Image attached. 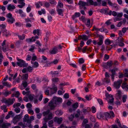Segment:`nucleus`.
<instances>
[{
    "label": "nucleus",
    "instance_id": "nucleus-1",
    "mask_svg": "<svg viewBox=\"0 0 128 128\" xmlns=\"http://www.w3.org/2000/svg\"><path fill=\"white\" fill-rule=\"evenodd\" d=\"M86 1L87 2L82 1H80L78 3V4L80 6V7L88 6V3L94 6H97L98 5V4L96 2H94L92 0H86Z\"/></svg>",
    "mask_w": 128,
    "mask_h": 128
},
{
    "label": "nucleus",
    "instance_id": "nucleus-2",
    "mask_svg": "<svg viewBox=\"0 0 128 128\" xmlns=\"http://www.w3.org/2000/svg\"><path fill=\"white\" fill-rule=\"evenodd\" d=\"M16 59L18 61L16 64L18 66L20 67H26L28 66V64L26 63L23 60L20 59L18 57H17Z\"/></svg>",
    "mask_w": 128,
    "mask_h": 128
},
{
    "label": "nucleus",
    "instance_id": "nucleus-3",
    "mask_svg": "<svg viewBox=\"0 0 128 128\" xmlns=\"http://www.w3.org/2000/svg\"><path fill=\"white\" fill-rule=\"evenodd\" d=\"M55 104H57L58 103L62 102V98H60L57 97L56 96L54 97L52 99Z\"/></svg>",
    "mask_w": 128,
    "mask_h": 128
},
{
    "label": "nucleus",
    "instance_id": "nucleus-4",
    "mask_svg": "<svg viewBox=\"0 0 128 128\" xmlns=\"http://www.w3.org/2000/svg\"><path fill=\"white\" fill-rule=\"evenodd\" d=\"M124 75L122 73H119L118 77L120 78H123L124 76L125 77H128V69H125L124 70Z\"/></svg>",
    "mask_w": 128,
    "mask_h": 128
},
{
    "label": "nucleus",
    "instance_id": "nucleus-5",
    "mask_svg": "<svg viewBox=\"0 0 128 128\" xmlns=\"http://www.w3.org/2000/svg\"><path fill=\"white\" fill-rule=\"evenodd\" d=\"M24 0H18V3L20 4L18 5V6L20 8H22L25 6V3Z\"/></svg>",
    "mask_w": 128,
    "mask_h": 128
},
{
    "label": "nucleus",
    "instance_id": "nucleus-6",
    "mask_svg": "<svg viewBox=\"0 0 128 128\" xmlns=\"http://www.w3.org/2000/svg\"><path fill=\"white\" fill-rule=\"evenodd\" d=\"M123 15L122 12L118 13L117 14V17L115 18L114 20V22H116L117 21H119L121 20L120 18Z\"/></svg>",
    "mask_w": 128,
    "mask_h": 128
},
{
    "label": "nucleus",
    "instance_id": "nucleus-7",
    "mask_svg": "<svg viewBox=\"0 0 128 128\" xmlns=\"http://www.w3.org/2000/svg\"><path fill=\"white\" fill-rule=\"evenodd\" d=\"M122 82V80H119L115 82L114 83V86L117 89L118 88Z\"/></svg>",
    "mask_w": 128,
    "mask_h": 128
},
{
    "label": "nucleus",
    "instance_id": "nucleus-8",
    "mask_svg": "<svg viewBox=\"0 0 128 128\" xmlns=\"http://www.w3.org/2000/svg\"><path fill=\"white\" fill-rule=\"evenodd\" d=\"M54 104V102H53L52 100L49 102L48 105L51 110H53L55 108L56 106V105H55Z\"/></svg>",
    "mask_w": 128,
    "mask_h": 128
},
{
    "label": "nucleus",
    "instance_id": "nucleus-9",
    "mask_svg": "<svg viewBox=\"0 0 128 128\" xmlns=\"http://www.w3.org/2000/svg\"><path fill=\"white\" fill-rule=\"evenodd\" d=\"M15 100V99L14 98L12 99H9L8 100H6L5 102L8 105H11L12 104Z\"/></svg>",
    "mask_w": 128,
    "mask_h": 128
},
{
    "label": "nucleus",
    "instance_id": "nucleus-10",
    "mask_svg": "<svg viewBox=\"0 0 128 128\" xmlns=\"http://www.w3.org/2000/svg\"><path fill=\"white\" fill-rule=\"evenodd\" d=\"M103 36H100L98 39L99 41L97 42V44L98 46L101 45L103 43Z\"/></svg>",
    "mask_w": 128,
    "mask_h": 128
},
{
    "label": "nucleus",
    "instance_id": "nucleus-11",
    "mask_svg": "<svg viewBox=\"0 0 128 128\" xmlns=\"http://www.w3.org/2000/svg\"><path fill=\"white\" fill-rule=\"evenodd\" d=\"M58 90L56 87H53L50 89V93L51 94H53L56 93Z\"/></svg>",
    "mask_w": 128,
    "mask_h": 128
},
{
    "label": "nucleus",
    "instance_id": "nucleus-12",
    "mask_svg": "<svg viewBox=\"0 0 128 128\" xmlns=\"http://www.w3.org/2000/svg\"><path fill=\"white\" fill-rule=\"evenodd\" d=\"M58 50L56 47H54L50 51V52L51 54H56L58 52Z\"/></svg>",
    "mask_w": 128,
    "mask_h": 128
},
{
    "label": "nucleus",
    "instance_id": "nucleus-13",
    "mask_svg": "<svg viewBox=\"0 0 128 128\" xmlns=\"http://www.w3.org/2000/svg\"><path fill=\"white\" fill-rule=\"evenodd\" d=\"M29 116L28 114H26L24 116V118L23 122H26L28 123H29L30 122V120L29 119Z\"/></svg>",
    "mask_w": 128,
    "mask_h": 128
},
{
    "label": "nucleus",
    "instance_id": "nucleus-14",
    "mask_svg": "<svg viewBox=\"0 0 128 128\" xmlns=\"http://www.w3.org/2000/svg\"><path fill=\"white\" fill-rule=\"evenodd\" d=\"M16 8V7L14 5L10 4L8 5L7 9L8 10L12 11Z\"/></svg>",
    "mask_w": 128,
    "mask_h": 128
},
{
    "label": "nucleus",
    "instance_id": "nucleus-15",
    "mask_svg": "<svg viewBox=\"0 0 128 128\" xmlns=\"http://www.w3.org/2000/svg\"><path fill=\"white\" fill-rule=\"evenodd\" d=\"M55 120H54V121H56L57 123L58 124H61L63 120L62 118H55Z\"/></svg>",
    "mask_w": 128,
    "mask_h": 128
},
{
    "label": "nucleus",
    "instance_id": "nucleus-16",
    "mask_svg": "<svg viewBox=\"0 0 128 128\" xmlns=\"http://www.w3.org/2000/svg\"><path fill=\"white\" fill-rule=\"evenodd\" d=\"M26 41L28 42H35V39H34V37H32L31 38L27 39L26 40Z\"/></svg>",
    "mask_w": 128,
    "mask_h": 128
},
{
    "label": "nucleus",
    "instance_id": "nucleus-17",
    "mask_svg": "<svg viewBox=\"0 0 128 128\" xmlns=\"http://www.w3.org/2000/svg\"><path fill=\"white\" fill-rule=\"evenodd\" d=\"M2 84L4 86H6V87L8 88H10L11 86V84H10L8 82H4L3 81L2 82Z\"/></svg>",
    "mask_w": 128,
    "mask_h": 128
},
{
    "label": "nucleus",
    "instance_id": "nucleus-18",
    "mask_svg": "<svg viewBox=\"0 0 128 128\" xmlns=\"http://www.w3.org/2000/svg\"><path fill=\"white\" fill-rule=\"evenodd\" d=\"M37 57L34 53H33L32 55V58L31 61V64H33V61H34L36 60Z\"/></svg>",
    "mask_w": 128,
    "mask_h": 128
},
{
    "label": "nucleus",
    "instance_id": "nucleus-19",
    "mask_svg": "<svg viewBox=\"0 0 128 128\" xmlns=\"http://www.w3.org/2000/svg\"><path fill=\"white\" fill-rule=\"evenodd\" d=\"M7 21L9 23L12 24L14 22H15V19L12 17L8 19Z\"/></svg>",
    "mask_w": 128,
    "mask_h": 128
},
{
    "label": "nucleus",
    "instance_id": "nucleus-20",
    "mask_svg": "<svg viewBox=\"0 0 128 128\" xmlns=\"http://www.w3.org/2000/svg\"><path fill=\"white\" fill-rule=\"evenodd\" d=\"M35 4L37 8H40L41 6L42 5V2H38L36 3Z\"/></svg>",
    "mask_w": 128,
    "mask_h": 128
},
{
    "label": "nucleus",
    "instance_id": "nucleus-21",
    "mask_svg": "<svg viewBox=\"0 0 128 128\" xmlns=\"http://www.w3.org/2000/svg\"><path fill=\"white\" fill-rule=\"evenodd\" d=\"M80 14L79 12H76L72 16V18L74 20L76 18L80 16Z\"/></svg>",
    "mask_w": 128,
    "mask_h": 128
},
{
    "label": "nucleus",
    "instance_id": "nucleus-22",
    "mask_svg": "<svg viewBox=\"0 0 128 128\" xmlns=\"http://www.w3.org/2000/svg\"><path fill=\"white\" fill-rule=\"evenodd\" d=\"M58 7L59 8H62L64 5L63 3L60 0H59L58 4Z\"/></svg>",
    "mask_w": 128,
    "mask_h": 128
},
{
    "label": "nucleus",
    "instance_id": "nucleus-23",
    "mask_svg": "<svg viewBox=\"0 0 128 128\" xmlns=\"http://www.w3.org/2000/svg\"><path fill=\"white\" fill-rule=\"evenodd\" d=\"M90 110V108L89 107H87L86 109L83 108L82 109V111L83 113H85L86 112H89Z\"/></svg>",
    "mask_w": 128,
    "mask_h": 128
},
{
    "label": "nucleus",
    "instance_id": "nucleus-24",
    "mask_svg": "<svg viewBox=\"0 0 128 128\" xmlns=\"http://www.w3.org/2000/svg\"><path fill=\"white\" fill-rule=\"evenodd\" d=\"M81 38H79L78 39L80 40L81 39L84 40H87L88 38L87 37V36L86 35H82L81 37Z\"/></svg>",
    "mask_w": 128,
    "mask_h": 128
},
{
    "label": "nucleus",
    "instance_id": "nucleus-25",
    "mask_svg": "<svg viewBox=\"0 0 128 128\" xmlns=\"http://www.w3.org/2000/svg\"><path fill=\"white\" fill-rule=\"evenodd\" d=\"M40 30L38 29H35L33 31V34H34L35 35L37 34L38 36L40 34Z\"/></svg>",
    "mask_w": 128,
    "mask_h": 128
},
{
    "label": "nucleus",
    "instance_id": "nucleus-26",
    "mask_svg": "<svg viewBox=\"0 0 128 128\" xmlns=\"http://www.w3.org/2000/svg\"><path fill=\"white\" fill-rule=\"evenodd\" d=\"M32 67L33 68H37L39 64L38 62H35L34 63L33 62Z\"/></svg>",
    "mask_w": 128,
    "mask_h": 128
},
{
    "label": "nucleus",
    "instance_id": "nucleus-27",
    "mask_svg": "<svg viewBox=\"0 0 128 128\" xmlns=\"http://www.w3.org/2000/svg\"><path fill=\"white\" fill-rule=\"evenodd\" d=\"M104 115L106 118H110L111 116H110V114L108 112H106L104 113Z\"/></svg>",
    "mask_w": 128,
    "mask_h": 128
},
{
    "label": "nucleus",
    "instance_id": "nucleus-28",
    "mask_svg": "<svg viewBox=\"0 0 128 128\" xmlns=\"http://www.w3.org/2000/svg\"><path fill=\"white\" fill-rule=\"evenodd\" d=\"M107 10V8L105 9L102 8L100 10V12L104 14H108Z\"/></svg>",
    "mask_w": 128,
    "mask_h": 128
},
{
    "label": "nucleus",
    "instance_id": "nucleus-29",
    "mask_svg": "<svg viewBox=\"0 0 128 128\" xmlns=\"http://www.w3.org/2000/svg\"><path fill=\"white\" fill-rule=\"evenodd\" d=\"M105 43L106 45H110L111 44V41L108 39H106L105 41Z\"/></svg>",
    "mask_w": 128,
    "mask_h": 128
},
{
    "label": "nucleus",
    "instance_id": "nucleus-30",
    "mask_svg": "<svg viewBox=\"0 0 128 128\" xmlns=\"http://www.w3.org/2000/svg\"><path fill=\"white\" fill-rule=\"evenodd\" d=\"M8 46H4L2 48L3 51L4 52H6L8 50Z\"/></svg>",
    "mask_w": 128,
    "mask_h": 128
},
{
    "label": "nucleus",
    "instance_id": "nucleus-31",
    "mask_svg": "<svg viewBox=\"0 0 128 128\" xmlns=\"http://www.w3.org/2000/svg\"><path fill=\"white\" fill-rule=\"evenodd\" d=\"M57 11L59 15H62L63 10L62 9H58L57 10Z\"/></svg>",
    "mask_w": 128,
    "mask_h": 128
},
{
    "label": "nucleus",
    "instance_id": "nucleus-32",
    "mask_svg": "<svg viewBox=\"0 0 128 128\" xmlns=\"http://www.w3.org/2000/svg\"><path fill=\"white\" fill-rule=\"evenodd\" d=\"M74 118V116L73 114H71L70 116L68 117V118L69 120L70 121H72Z\"/></svg>",
    "mask_w": 128,
    "mask_h": 128
},
{
    "label": "nucleus",
    "instance_id": "nucleus-33",
    "mask_svg": "<svg viewBox=\"0 0 128 128\" xmlns=\"http://www.w3.org/2000/svg\"><path fill=\"white\" fill-rule=\"evenodd\" d=\"M28 84L27 82L25 81H23L22 84L24 88H26Z\"/></svg>",
    "mask_w": 128,
    "mask_h": 128
},
{
    "label": "nucleus",
    "instance_id": "nucleus-34",
    "mask_svg": "<svg viewBox=\"0 0 128 128\" xmlns=\"http://www.w3.org/2000/svg\"><path fill=\"white\" fill-rule=\"evenodd\" d=\"M53 122L52 120H51L48 122V126L49 127H52L53 126L52 124H53Z\"/></svg>",
    "mask_w": 128,
    "mask_h": 128
},
{
    "label": "nucleus",
    "instance_id": "nucleus-35",
    "mask_svg": "<svg viewBox=\"0 0 128 128\" xmlns=\"http://www.w3.org/2000/svg\"><path fill=\"white\" fill-rule=\"evenodd\" d=\"M10 35V34L8 31H6L4 32L3 35L7 37Z\"/></svg>",
    "mask_w": 128,
    "mask_h": 128
},
{
    "label": "nucleus",
    "instance_id": "nucleus-36",
    "mask_svg": "<svg viewBox=\"0 0 128 128\" xmlns=\"http://www.w3.org/2000/svg\"><path fill=\"white\" fill-rule=\"evenodd\" d=\"M127 96L126 95H124L122 97V100L123 102H125L126 101V99L127 98Z\"/></svg>",
    "mask_w": 128,
    "mask_h": 128
},
{
    "label": "nucleus",
    "instance_id": "nucleus-37",
    "mask_svg": "<svg viewBox=\"0 0 128 128\" xmlns=\"http://www.w3.org/2000/svg\"><path fill=\"white\" fill-rule=\"evenodd\" d=\"M109 56L106 54H105L104 58V61H106L109 59Z\"/></svg>",
    "mask_w": 128,
    "mask_h": 128
},
{
    "label": "nucleus",
    "instance_id": "nucleus-38",
    "mask_svg": "<svg viewBox=\"0 0 128 128\" xmlns=\"http://www.w3.org/2000/svg\"><path fill=\"white\" fill-rule=\"evenodd\" d=\"M56 113L57 115L60 116L62 115V112L60 110H57L56 112Z\"/></svg>",
    "mask_w": 128,
    "mask_h": 128
},
{
    "label": "nucleus",
    "instance_id": "nucleus-39",
    "mask_svg": "<svg viewBox=\"0 0 128 128\" xmlns=\"http://www.w3.org/2000/svg\"><path fill=\"white\" fill-rule=\"evenodd\" d=\"M87 26L88 27H90V20H87L86 24Z\"/></svg>",
    "mask_w": 128,
    "mask_h": 128
},
{
    "label": "nucleus",
    "instance_id": "nucleus-40",
    "mask_svg": "<svg viewBox=\"0 0 128 128\" xmlns=\"http://www.w3.org/2000/svg\"><path fill=\"white\" fill-rule=\"evenodd\" d=\"M97 100L100 105H103V102L102 99L100 98H98L97 99Z\"/></svg>",
    "mask_w": 128,
    "mask_h": 128
},
{
    "label": "nucleus",
    "instance_id": "nucleus-41",
    "mask_svg": "<svg viewBox=\"0 0 128 128\" xmlns=\"http://www.w3.org/2000/svg\"><path fill=\"white\" fill-rule=\"evenodd\" d=\"M31 58L32 56H30L29 54H28L27 56L26 60L27 61H30L31 60Z\"/></svg>",
    "mask_w": 128,
    "mask_h": 128
},
{
    "label": "nucleus",
    "instance_id": "nucleus-42",
    "mask_svg": "<svg viewBox=\"0 0 128 128\" xmlns=\"http://www.w3.org/2000/svg\"><path fill=\"white\" fill-rule=\"evenodd\" d=\"M78 106V104L77 102H76L72 105V107L75 109L77 108Z\"/></svg>",
    "mask_w": 128,
    "mask_h": 128
},
{
    "label": "nucleus",
    "instance_id": "nucleus-43",
    "mask_svg": "<svg viewBox=\"0 0 128 128\" xmlns=\"http://www.w3.org/2000/svg\"><path fill=\"white\" fill-rule=\"evenodd\" d=\"M18 37L20 40H23L25 38V35L24 34H23L22 36L18 35Z\"/></svg>",
    "mask_w": 128,
    "mask_h": 128
},
{
    "label": "nucleus",
    "instance_id": "nucleus-44",
    "mask_svg": "<svg viewBox=\"0 0 128 128\" xmlns=\"http://www.w3.org/2000/svg\"><path fill=\"white\" fill-rule=\"evenodd\" d=\"M84 62V60L83 58H80L78 60V62L80 64H81L83 63Z\"/></svg>",
    "mask_w": 128,
    "mask_h": 128
},
{
    "label": "nucleus",
    "instance_id": "nucleus-45",
    "mask_svg": "<svg viewBox=\"0 0 128 128\" xmlns=\"http://www.w3.org/2000/svg\"><path fill=\"white\" fill-rule=\"evenodd\" d=\"M49 2L51 4L56 5V2L55 0H49Z\"/></svg>",
    "mask_w": 128,
    "mask_h": 128
},
{
    "label": "nucleus",
    "instance_id": "nucleus-46",
    "mask_svg": "<svg viewBox=\"0 0 128 128\" xmlns=\"http://www.w3.org/2000/svg\"><path fill=\"white\" fill-rule=\"evenodd\" d=\"M127 80H125V81L124 82L122 83V88H125V87L126 86V81Z\"/></svg>",
    "mask_w": 128,
    "mask_h": 128
},
{
    "label": "nucleus",
    "instance_id": "nucleus-47",
    "mask_svg": "<svg viewBox=\"0 0 128 128\" xmlns=\"http://www.w3.org/2000/svg\"><path fill=\"white\" fill-rule=\"evenodd\" d=\"M110 116H111V118H114L115 116L114 114L113 111H110Z\"/></svg>",
    "mask_w": 128,
    "mask_h": 128
},
{
    "label": "nucleus",
    "instance_id": "nucleus-48",
    "mask_svg": "<svg viewBox=\"0 0 128 128\" xmlns=\"http://www.w3.org/2000/svg\"><path fill=\"white\" fill-rule=\"evenodd\" d=\"M50 111L49 110H48L46 112H44L43 113L44 116H45L46 115L50 113Z\"/></svg>",
    "mask_w": 128,
    "mask_h": 128
},
{
    "label": "nucleus",
    "instance_id": "nucleus-49",
    "mask_svg": "<svg viewBox=\"0 0 128 128\" xmlns=\"http://www.w3.org/2000/svg\"><path fill=\"white\" fill-rule=\"evenodd\" d=\"M107 65L109 67H111L112 65V61H110L107 62Z\"/></svg>",
    "mask_w": 128,
    "mask_h": 128
},
{
    "label": "nucleus",
    "instance_id": "nucleus-50",
    "mask_svg": "<svg viewBox=\"0 0 128 128\" xmlns=\"http://www.w3.org/2000/svg\"><path fill=\"white\" fill-rule=\"evenodd\" d=\"M6 17L8 18H9L12 17V15L10 13H9L6 16Z\"/></svg>",
    "mask_w": 128,
    "mask_h": 128
},
{
    "label": "nucleus",
    "instance_id": "nucleus-51",
    "mask_svg": "<svg viewBox=\"0 0 128 128\" xmlns=\"http://www.w3.org/2000/svg\"><path fill=\"white\" fill-rule=\"evenodd\" d=\"M15 111L16 113H18L20 112V109L19 108H17L15 109Z\"/></svg>",
    "mask_w": 128,
    "mask_h": 128
},
{
    "label": "nucleus",
    "instance_id": "nucleus-52",
    "mask_svg": "<svg viewBox=\"0 0 128 128\" xmlns=\"http://www.w3.org/2000/svg\"><path fill=\"white\" fill-rule=\"evenodd\" d=\"M31 8L30 6L29 5L28 7L27 8L26 10L27 12H29L31 11Z\"/></svg>",
    "mask_w": 128,
    "mask_h": 128
},
{
    "label": "nucleus",
    "instance_id": "nucleus-53",
    "mask_svg": "<svg viewBox=\"0 0 128 128\" xmlns=\"http://www.w3.org/2000/svg\"><path fill=\"white\" fill-rule=\"evenodd\" d=\"M105 95L108 98H110L113 97L112 95L111 94H109L108 93L106 94Z\"/></svg>",
    "mask_w": 128,
    "mask_h": 128
},
{
    "label": "nucleus",
    "instance_id": "nucleus-54",
    "mask_svg": "<svg viewBox=\"0 0 128 128\" xmlns=\"http://www.w3.org/2000/svg\"><path fill=\"white\" fill-rule=\"evenodd\" d=\"M109 71H111L112 73V74L115 75L116 74V71H115V70L114 69H113L111 70H109Z\"/></svg>",
    "mask_w": 128,
    "mask_h": 128
},
{
    "label": "nucleus",
    "instance_id": "nucleus-55",
    "mask_svg": "<svg viewBox=\"0 0 128 128\" xmlns=\"http://www.w3.org/2000/svg\"><path fill=\"white\" fill-rule=\"evenodd\" d=\"M92 112L93 113H94L96 111V108L94 106H92Z\"/></svg>",
    "mask_w": 128,
    "mask_h": 128
},
{
    "label": "nucleus",
    "instance_id": "nucleus-56",
    "mask_svg": "<svg viewBox=\"0 0 128 128\" xmlns=\"http://www.w3.org/2000/svg\"><path fill=\"white\" fill-rule=\"evenodd\" d=\"M64 97L66 99L68 98L69 97V95L68 93H66L64 95Z\"/></svg>",
    "mask_w": 128,
    "mask_h": 128
},
{
    "label": "nucleus",
    "instance_id": "nucleus-57",
    "mask_svg": "<svg viewBox=\"0 0 128 128\" xmlns=\"http://www.w3.org/2000/svg\"><path fill=\"white\" fill-rule=\"evenodd\" d=\"M35 47L34 46H32L31 48H30L29 50L30 51L32 52L35 49Z\"/></svg>",
    "mask_w": 128,
    "mask_h": 128
},
{
    "label": "nucleus",
    "instance_id": "nucleus-58",
    "mask_svg": "<svg viewBox=\"0 0 128 128\" xmlns=\"http://www.w3.org/2000/svg\"><path fill=\"white\" fill-rule=\"evenodd\" d=\"M26 106L28 108H30L32 107V105L30 103H28L26 104Z\"/></svg>",
    "mask_w": 128,
    "mask_h": 128
},
{
    "label": "nucleus",
    "instance_id": "nucleus-59",
    "mask_svg": "<svg viewBox=\"0 0 128 128\" xmlns=\"http://www.w3.org/2000/svg\"><path fill=\"white\" fill-rule=\"evenodd\" d=\"M27 69L28 71L30 72L33 70V67H31L30 66H29L28 67Z\"/></svg>",
    "mask_w": 128,
    "mask_h": 128
},
{
    "label": "nucleus",
    "instance_id": "nucleus-60",
    "mask_svg": "<svg viewBox=\"0 0 128 128\" xmlns=\"http://www.w3.org/2000/svg\"><path fill=\"white\" fill-rule=\"evenodd\" d=\"M28 74H24L23 76V77L24 79L25 80H27L28 78Z\"/></svg>",
    "mask_w": 128,
    "mask_h": 128
},
{
    "label": "nucleus",
    "instance_id": "nucleus-61",
    "mask_svg": "<svg viewBox=\"0 0 128 128\" xmlns=\"http://www.w3.org/2000/svg\"><path fill=\"white\" fill-rule=\"evenodd\" d=\"M6 25L5 24H0V28L1 29H4L6 27Z\"/></svg>",
    "mask_w": 128,
    "mask_h": 128
},
{
    "label": "nucleus",
    "instance_id": "nucleus-62",
    "mask_svg": "<svg viewBox=\"0 0 128 128\" xmlns=\"http://www.w3.org/2000/svg\"><path fill=\"white\" fill-rule=\"evenodd\" d=\"M15 94V96L17 98L18 97L20 94L18 91L16 92Z\"/></svg>",
    "mask_w": 128,
    "mask_h": 128
},
{
    "label": "nucleus",
    "instance_id": "nucleus-63",
    "mask_svg": "<svg viewBox=\"0 0 128 128\" xmlns=\"http://www.w3.org/2000/svg\"><path fill=\"white\" fill-rule=\"evenodd\" d=\"M52 74V75H56L58 74V71H53L51 72Z\"/></svg>",
    "mask_w": 128,
    "mask_h": 128
},
{
    "label": "nucleus",
    "instance_id": "nucleus-64",
    "mask_svg": "<svg viewBox=\"0 0 128 128\" xmlns=\"http://www.w3.org/2000/svg\"><path fill=\"white\" fill-rule=\"evenodd\" d=\"M15 25L16 26L20 27L21 26V24L20 22H16L15 24Z\"/></svg>",
    "mask_w": 128,
    "mask_h": 128
}]
</instances>
